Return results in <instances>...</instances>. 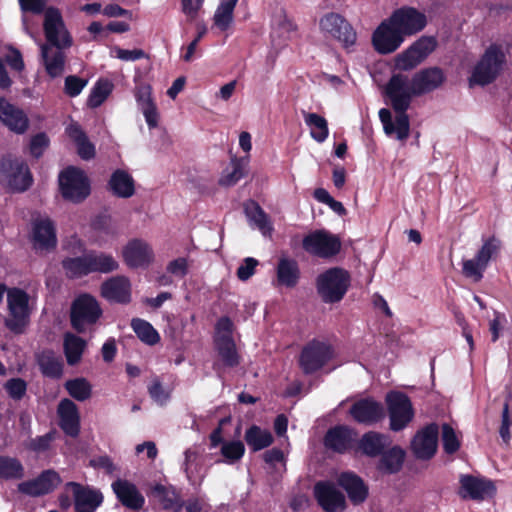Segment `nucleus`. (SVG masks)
<instances>
[{
  "mask_svg": "<svg viewBox=\"0 0 512 512\" xmlns=\"http://www.w3.org/2000/svg\"><path fill=\"white\" fill-rule=\"evenodd\" d=\"M385 95L389 103L397 113L395 121H392L390 110L382 108L379 118L387 135H396L398 140H405L409 136L410 123L406 114L414 96L412 80L404 74H394L385 86Z\"/></svg>",
  "mask_w": 512,
  "mask_h": 512,
  "instance_id": "1",
  "label": "nucleus"
},
{
  "mask_svg": "<svg viewBox=\"0 0 512 512\" xmlns=\"http://www.w3.org/2000/svg\"><path fill=\"white\" fill-rule=\"evenodd\" d=\"M62 197L73 203H80L90 194V182L83 170L70 166L58 177Z\"/></svg>",
  "mask_w": 512,
  "mask_h": 512,
  "instance_id": "2",
  "label": "nucleus"
},
{
  "mask_svg": "<svg viewBox=\"0 0 512 512\" xmlns=\"http://www.w3.org/2000/svg\"><path fill=\"white\" fill-rule=\"evenodd\" d=\"M506 61V56L501 47L491 45L487 48L480 61L475 66L470 83L486 85L494 81L500 74Z\"/></svg>",
  "mask_w": 512,
  "mask_h": 512,
  "instance_id": "3",
  "label": "nucleus"
},
{
  "mask_svg": "<svg viewBox=\"0 0 512 512\" xmlns=\"http://www.w3.org/2000/svg\"><path fill=\"white\" fill-rule=\"evenodd\" d=\"M349 283L350 277L347 271L331 268L318 276L317 290L324 302L334 303L344 297Z\"/></svg>",
  "mask_w": 512,
  "mask_h": 512,
  "instance_id": "4",
  "label": "nucleus"
},
{
  "mask_svg": "<svg viewBox=\"0 0 512 512\" xmlns=\"http://www.w3.org/2000/svg\"><path fill=\"white\" fill-rule=\"evenodd\" d=\"M319 29L325 38L337 40L345 48L353 46L357 39L351 24L339 13L329 12L321 16Z\"/></svg>",
  "mask_w": 512,
  "mask_h": 512,
  "instance_id": "5",
  "label": "nucleus"
},
{
  "mask_svg": "<svg viewBox=\"0 0 512 512\" xmlns=\"http://www.w3.org/2000/svg\"><path fill=\"white\" fill-rule=\"evenodd\" d=\"M7 307L9 317L5 320L6 326L13 332H22L29 321L31 313L29 295L20 288L8 289Z\"/></svg>",
  "mask_w": 512,
  "mask_h": 512,
  "instance_id": "6",
  "label": "nucleus"
},
{
  "mask_svg": "<svg viewBox=\"0 0 512 512\" xmlns=\"http://www.w3.org/2000/svg\"><path fill=\"white\" fill-rule=\"evenodd\" d=\"M102 315V309L93 296L82 294L78 296L71 307V324L78 332H84L86 327L95 324Z\"/></svg>",
  "mask_w": 512,
  "mask_h": 512,
  "instance_id": "7",
  "label": "nucleus"
},
{
  "mask_svg": "<svg viewBox=\"0 0 512 512\" xmlns=\"http://www.w3.org/2000/svg\"><path fill=\"white\" fill-rule=\"evenodd\" d=\"M233 323L228 317L220 318L215 326V347L224 365L234 367L239 364V356L232 338Z\"/></svg>",
  "mask_w": 512,
  "mask_h": 512,
  "instance_id": "8",
  "label": "nucleus"
},
{
  "mask_svg": "<svg viewBox=\"0 0 512 512\" xmlns=\"http://www.w3.org/2000/svg\"><path fill=\"white\" fill-rule=\"evenodd\" d=\"M43 28L47 40L46 44L57 48H69L72 46V36L67 30L58 9L49 7L45 10Z\"/></svg>",
  "mask_w": 512,
  "mask_h": 512,
  "instance_id": "9",
  "label": "nucleus"
},
{
  "mask_svg": "<svg viewBox=\"0 0 512 512\" xmlns=\"http://www.w3.org/2000/svg\"><path fill=\"white\" fill-rule=\"evenodd\" d=\"M437 46V41L432 36H422L405 51L395 57V68L408 71L419 65L431 54Z\"/></svg>",
  "mask_w": 512,
  "mask_h": 512,
  "instance_id": "10",
  "label": "nucleus"
},
{
  "mask_svg": "<svg viewBox=\"0 0 512 512\" xmlns=\"http://www.w3.org/2000/svg\"><path fill=\"white\" fill-rule=\"evenodd\" d=\"M303 248L314 256L331 258L340 252L341 240L329 231L317 230L304 237Z\"/></svg>",
  "mask_w": 512,
  "mask_h": 512,
  "instance_id": "11",
  "label": "nucleus"
},
{
  "mask_svg": "<svg viewBox=\"0 0 512 512\" xmlns=\"http://www.w3.org/2000/svg\"><path fill=\"white\" fill-rule=\"evenodd\" d=\"M388 405L390 428L400 431L407 426L413 418V408L409 398L399 392H391L386 396Z\"/></svg>",
  "mask_w": 512,
  "mask_h": 512,
  "instance_id": "12",
  "label": "nucleus"
},
{
  "mask_svg": "<svg viewBox=\"0 0 512 512\" xmlns=\"http://www.w3.org/2000/svg\"><path fill=\"white\" fill-rule=\"evenodd\" d=\"M405 37L388 18L384 20L374 31L372 43L380 54H390L396 51L403 43Z\"/></svg>",
  "mask_w": 512,
  "mask_h": 512,
  "instance_id": "13",
  "label": "nucleus"
},
{
  "mask_svg": "<svg viewBox=\"0 0 512 512\" xmlns=\"http://www.w3.org/2000/svg\"><path fill=\"white\" fill-rule=\"evenodd\" d=\"M0 173L6 177L8 185L14 191H25L32 184V176L28 166L20 160L2 159L0 162Z\"/></svg>",
  "mask_w": 512,
  "mask_h": 512,
  "instance_id": "14",
  "label": "nucleus"
},
{
  "mask_svg": "<svg viewBox=\"0 0 512 512\" xmlns=\"http://www.w3.org/2000/svg\"><path fill=\"white\" fill-rule=\"evenodd\" d=\"M389 19L404 37L420 32L427 24L425 14L411 7H403L394 11Z\"/></svg>",
  "mask_w": 512,
  "mask_h": 512,
  "instance_id": "15",
  "label": "nucleus"
},
{
  "mask_svg": "<svg viewBox=\"0 0 512 512\" xmlns=\"http://www.w3.org/2000/svg\"><path fill=\"white\" fill-rule=\"evenodd\" d=\"M65 491H71L74 498L75 512H95L103 502L99 490L83 486L77 482H68Z\"/></svg>",
  "mask_w": 512,
  "mask_h": 512,
  "instance_id": "16",
  "label": "nucleus"
},
{
  "mask_svg": "<svg viewBox=\"0 0 512 512\" xmlns=\"http://www.w3.org/2000/svg\"><path fill=\"white\" fill-rule=\"evenodd\" d=\"M459 495L463 499L484 500L491 498L496 493V487L491 480L461 475Z\"/></svg>",
  "mask_w": 512,
  "mask_h": 512,
  "instance_id": "17",
  "label": "nucleus"
},
{
  "mask_svg": "<svg viewBox=\"0 0 512 512\" xmlns=\"http://www.w3.org/2000/svg\"><path fill=\"white\" fill-rule=\"evenodd\" d=\"M314 497L325 512H341L346 507L344 495L329 481H320L313 489Z\"/></svg>",
  "mask_w": 512,
  "mask_h": 512,
  "instance_id": "18",
  "label": "nucleus"
},
{
  "mask_svg": "<svg viewBox=\"0 0 512 512\" xmlns=\"http://www.w3.org/2000/svg\"><path fill=\"white\" fill-rule=\"evenodd\" d=\"M122 257L131 268H145L154 261V251L145 240L132 239L123 247Z\"/></svg>",
  "mask_w": 512,
  "mask_h": 512,
  "instance_id": "19",
  "label": "nucleus"
},
{
  "mask_svg": "<svg viewBox=\"0 0 512 512\" xmlns=\"http://www.w3.org/2000/svg\"><path fill=\"white\" fill-rule=\"evenodd\" d=\"M331 357L329 345L313 341L302 350L299 362L302 370L310 374L320 369Z\"/></svg>",
  "mask_w": 512,
  "mask_h": 512,
  "instance_id": "20",
  "label": "nucleus"
},
{
  "mask_svg": "<svg viewBox=\"0 0 512 512\" xmlns=\"http://www.w3.org/2000/svg\"><path fill=\"white\" fill-rule=\"evenodd\" d=\"M32 239L38 250L54 249L57 245L54 221L46 215L36 217L32 222Z\"/></svg>",
  "mask_w": 512,
  "mask_h": 512,
  "instance_id": "21",
  "label": "nucleus"
},
{
  "mask_svg": "<svg viewBox=\"0 0 512 512\" xmlns=\"http://www.w3.org/2000/svg\"><path fill=\"white\" fill-rule=\"evenodd\" d=\"M61 482V478L53 470L44 471L36 479L22 482L18 490L28 496L37 497L53 491Z\"/></svg>",
  "mask_w": 512,
  "mask_h": 512,
  "instance_id": "22",
  "label": "nucleus"
},
{
  "mask_svg": "<svg viewBox=\"0 0 512 512\" xmlns=\"http://www.w3.org/2000/svg\"><path fill=\"white\" fill-rule=\"evenodd\" d=\"M0 121L16 134H24L29 126V120L24 111L5 98H0Z\"/></svg>",
  "mask_w": 512,
  "mask_h": 512,
  "instance_id": "23",
  "label": "nucleus"
},
{
  "mask_svg": "<svg viewBox=\"0 0 512 512\" xmlns=\"http://www.w3.org/2000/svg\"><path fill=\"white\" fill-rule=\"evenodd\" d=\"M438 426L431 424L418 432L412 441V450L419 459L431 458L437 450Z\"/></svg>",
  "mask_w": 512,
  "mask_h": 512,
  "instance_id": "24",
  "label": "nucleus"
},
{
  "mask_svg": "<svg viewBox=\"0 0 512 512\" xmlns=\"http://www.w3.org/2000/svg\"><path fill=\"white\" fill-rule=\"evenodd\" d=\"M350 414L356 422L365 425L377 423L385 416L383 406L372 399L355 402L350 408Z\"/></svg>",
  "mask_w": 512,
  "mask_h": 512,
  "instance_id": "25",
  "label": "nucleus"
},
{
  "mask_svg": "<svg viewBox=\"0 0 512 512\" xmlns=\"http://www.w3.org/2000/svg\"><path fill=\"white\" fill-rule=\"evenodd\" d=\"M101 295L111 302L128 303L131 300V284L127 277L116 276L101 286Z\"/></svg>",
  "mask_w": 512,
  "mask_h": 512,
  "instance_id": "26",
  "label": "nucleus"
},
{
  "mask_svg": "<svg viewBox=\"0 0 512 512\" xmlns=\"http://www.w3.org/2000/svg\"><path fill=\"white\" fill-rule=\"evenodd\" d=\"M182 468L191 485H200L205 477L204 458L197 447L188 448L184 452Z\"/></svg>",
  "mask_w": 512,
  "mask_h": 512,
  "instance_id": "27",
  "label": "nucleus"
},
{
  "mask_svg": "<svg viewBox=\"0 0 512 512\" xmlns=\"http://www.w3.org/2000/svg\"><path fill=\"white\" fill-rule=\"evenodd\" d=\"M112 489L125 507L133 510L143 507L145 499L133 483L118 479L112 483Z\"/></svg>",
  "mask_w": 512,
  "mask_h": 512,
  "instance_id": "28",
  "label": "nucleus"
},
{
  "mask_svg": "<svg viewBox=\"0 0 512 512\" xmlns=\"http://www.w3.org/2000/svg\"><path fill=\"white\" fill-rule=\"evenodd\" d=\"M338 484L346 491L354 505L363 503L368 497L367 485L353 472L341 473L338 477Z\"/></svg>",
  "mask_w": 512,
  "mask_h": 512,
  "instance_id": "29",
  "label": "nucleus"
},
{
  "mask_svg": "<svg viewBox=\"0 0 512 512\" xmlns=\"http://www.w3.org/2000/svg\"><path fill=\"white\" fill-rule=\"evenodd\" d=\"M59 424L70 436H77L80 430V416L76 404L70 399H63L58 405Z\"/></svg>",
  "mask_w": 512,
  "mask_h": 512,
  "instance_id": "30",
  "label": "nucleus"
},
{
  "mask_svg": "<svg viewBox=\"0 0 512 512\" xmlns=\"http://www.w3.org/2000/svg\"><path fill=\"white\" fill-rule=\"evenodd\" d=\"M411 80L414 93L419 96L438 88L444 81V75L441 69L433 67L415 73Z\"/></svg>",
  "mask_w": 512,
  "mask_h": 512,
  "instance_id": "31",
  "label": "nucleus"
},
{
  "mask_svg": "<svg viewBox=\"0 0 512 512\" xmlns=\"http://www.w3.org/2000/svg\"><path fill=\"white\" fill-rule=\"evenodd\" d=\"M62 49L49 44H40L43 65L47 74L52 78L59 77L64 72L65 55Z\"/></svg>",
  "mask_w": 512,
  "mask_h": 512,
  "instance_id": "32",
  "label": "nucleus"
},
{
  "mask_svg": "<svg viewBox=\"0 0 512 512\" xmlns=\"http://www.w3.org/2000/svg\"><path fill=\"white\" fill-rule=\"evenodd\" d=\"M108 188L113 195L127 199L135 193V181L129 172L117 169L109 179Z\"/></svg>",
  "mask_w": 512,
  "mask_h": 512,
  "instance_id": "33",
  "label": "nucleus"
},
{
  "mask_svg": "<svg viewBox=\"0 0 512 512\" xmlns=\"http://www.w3.org/2000/svg\"><path fill=\"white\" fill-rule=\"evenodd\" d=\"M391 443L389 436L370 431L365 433L358 442V449L362 454L376 457Z\"/></svg>",
  "mask_w": 512,
  "mask_h": 512,
  "instance_id": "34",
  "label": "nucleus"
},
{
  "mask_svg": "<svg viewBox=\"0 0 512 512\" xmlns=\"http://www.w3.org/2000/svg\"><path fill=\"white\" fill-rule=\"evenodd\" d=\"M354 441V432L343 426L330 429L325 436V446L333 451L343 453Z\"/></svg>",
  "mask_w": 512,
  "mask_h": 512,
  "instance_id": "35",
  "label": "nucleus"
},
{
  "mask_svg": "<svg viewBox=\"0 0 512 512\" xmlns=\"http://www.w3.org/2000/svg\"><path fill=\"white\" fill-rule=\"evenodd\" d=\"M66 134L75 142L78 154L82 159L89 160L95 156V147L88 140L79 124L75 122L70 123L66 127Z\"/></svg>",
  "mask_w": 512,
  "mask_h": 512,
  "instance_id": "36",
  "label": "nucleus"
},
{
  "mask_svg": "<svg viewBox=\"0 0 512 512\" xmlns=\"http://www.w3.org/2000/svg\"><path fill=\"white\" fill-rule=\"evenodd\" d=\"M245 214L249 223L255 226L263 236H270L273 227L263 209L254 201H250L245 205Z\"/></svg>",
  "mask_w": 512,
  "mask_h": 512,
  "instance_id": "37",
  "label": "nucleus"
},
{
  "mask_svg": "<svg viewBox=\"0 0 512 512\" xmlns=\"http://www.w3.org/2000/svg\"><path fill=\"white\" fill-rule=\"evenodd\" d=\"M152 495L166 510L179 512L183 508V501L173 487L157 484L152 489Z\"/></svg>",
  "mask_w": 512,
  "mask_h": 512,
  "instance_id": "38",
  "label": "nucleus"
},
{
  "mask_svg": "<svg viewBox=\"0 0 512 512\" xmlns=\"http://www.w3.org/2000/svg\"><path fill=\"white\" fill-rule=\"evenodd\" d=\"M405 459V451L399 446H394L382 452L378 463V470L386 474H394L400 471Z\"/></svg>",
  "mask_w": 512,
  "mask_h": 512,
  "instance_id": "39",
  "label": "nucleus"
},
{
  "mask_svg": "<svg viewBox=\"0 0 512 512\" xmlns=\"http://www.w3.org/2000/svg\"><path fill=\"white\" fill-rule=\"evenodd\" d=\"M239 0H220L214 15L213 24L220 31L229 30L234 22V10Z\"/></svg>",
  "mask_w": 512,
  "mask_h": 512,
  "instance_id": "40",
  "label": "nucleus"
},
{
  "mask_svg": "<svg viewBox=\"0 0 512 512\" xmlns=\"http://www.w3.org/2000/svg\"><path fill=\"white\" fill-rule=\"evenodd\" d=\"M300 271L295 260L282 257L277 266V282L279 285L294 287L299 279Z\"/></svg>",
  "mask_w": 512,
  "mask_h": 512,
  "instance_id": "41",
  "label": "nucleus"
},
{
  "mask_svg": "<svg viewBox=\"0 0 512 512\" xmlns=\"http://www.w3.org/2000/svg\"><path fill=\"white\" fill-rule=\"evenodd\" d=\"M86 341L72 333H66L63 340V348L67 363L71 366L81 361L86 349Z\"/></svg>",
  "mask_w": 512,
  "mask_h": 512,
  "instance_id": "42",
  "label": "nucleus"
},
{
  "mask_svg": "<svg viewBox=\"0 0 512 512\" xmlns=\"http://www.w3.org/2000/svg\"><path fill=\"white\" fill-rule=\"evenodd\" d=\"M304 122L310 130V136L318 143H323L329 136L327 120L312 112H302Z\"/></svg>",
  "mask_w": 512,
  "mask_h": 512,
  "instance_id": "43",
  "label": "nucleus"
},
{
  "mask_svg": "<svg viewBox=\"0 0 512 512\" xmlns=\"http://www.w3.org/2000/svg\"><path fill=\"white\" fill-rule=\"evenodd\" d=\"M41 372L50 378H59L63 373V362L59 355L53 351H43L38 356Z\"/></svg>",
  "mask_w": 512,
  "mask_h": 512,
  "instance_id": "44",
  "label": "nucleus"
},
{
  "mask_svg": "<svg viewBox=\"0 0 512 512\" xmlns=\"http://www.w3.org/2000/svg\"><path fill=\"white\" fill-rule=\"evenodd\" d=\"M90 272L110 273L118 269L117 260L111 255L103 252H88Z\"/></svg>",
  "mask_w": 512,
  "mask_h": 512,
  "instance_id": "45",
  "label": "nucleus"
},
{
  "mask_svg": "<svg viewBox=\"0 0 512 512\" xmlns=\"http://www.w3.org/2000/svg\"><path fill=\"white\" fill-rule=\"evenodd\" d=\"M245 441L252 450L258 451L268 447L273 442V436L270 431L253 425L246 431Z\"/></svg>",
  "mask_w": 512,
  "mask_h": 512,
  "instance_id": "46",
  "label": "nucleus"
},
{
  "mask_svg": "<svg viewBox=\"0 0 512 512\" xmlns=\"http://www.w3.org/2000/svg\"><path fill=\"white\" fill-rule=\"evenodd\" d=\"M248 162V158L233 159L229 167L224 170L219 183L223 186L235 185L244 177Z\"/></svg>",
  "mask_w": 512,
  "mask_h": 512,
  "instance_id": "47",
  "label": "nucleus"
},
{
  "mask_svg": "<svg viewBox=\"0 0 512 512\" xmlns=\"http://www.w3.org/2000/svg\"><path fill=\"white\" fill-rule=\"evenodd\" d=\"M63 268L69 278H79L90 272L88 253L82 257H71L63 260Z\"/></svg>",
  "mask_w": 512,
  "mask_h": 512,
  "instance_id": "48",
  "label": "nucleus"
},
{
  "mask_svg": "<svg viewBox=\"0 0 512 512\" xmlns=\"http://www.w3.org/2000/svg\"><path fill=\"white\" fill-rule=\"evenodd\" d=\"M24 476V467L13 457L0 456V479L14 480Z\"/></svg>",
  "mask_w": 512,
  "mask_h": 512,
  "instance_id": "49",
  "label": "nucleus"
},
{
  "mask_svg": "<svg viewBox=\"0 0 512 512\" xmlns=\"http://www.w3.org/2000/svg\"><path fill=\"white\" fill-rule=\"evenodd\" d=\"M65 388L72 398L81 402L89 399L92 394L90 382L83 377L66 381Z\"/></svg>",
  "mask_w": 512,
  "mask_h": 512,
  "instance_id": "50",
  "label": "nucleus"
},
{
  "mask_svg": "<svg viewBox=\"0 0 512 512\" xmlns=\"http://www.w3.org/2000/svg\"><path fill=\"white\" fill-rule=\"evenodd\" d=\"M131 326L138 338L144 343L154 345L159 342V333L149 322L142 319H133Z\"/></svg>",
  "mask_w": 512,
  "mask_h": 512,
  "instance_id": "51",
  "label": "nucleus"
},
{
  "mask_svg": "<svg viewBox=\"0 0 512 512\" xmlns=\"http://www.w3.org/2000/svg\"><path fill=\"white\" fill-rule=\"evenodd\" d=\"M113 90V84L109 80H98L91 90L88 97V105L91 108L99 107L111 94Z\"/></svg>",
  "mask_w": 512,
  "mask_h": 512,
  "instance_id": "52",
  "label": "nucleus"
},
{
  "mask_svg": "<svg viewBox=\"0 0 512 512\" xmlns=\"http://www.w3.org/2000/svg\"><path fill=\"white\" fill-rule=\"evenodd\" d=\"M501 249V241L492 236L485 240L481 246V248L476 253V257L480 260L485 266H488L490 260L494 259L500 252Z\"/></svg>",
  "mask_w": 512,
  "mask_h": 512,
  "instance_id": "53",
  "label": "nucleus"
},
{
  "mask_svg": "<svg viewBox=\"0 0 512 512\" xmlns=\"http://www.w3.org/2000/svg\"><path fill=\"white\" fill-rule=\"evenodd\" d=\"M245 452L244 444L237 441L224 442L221 447V454L225 458L227 463H234L240 460Z\"/></svg>",
  "mask_w": 512,
  "mask_h": 512,
  "instance_id": "54",
  "label": "nucleus"
},
{
  "mask_svg": "<svg viewBox=\"0 0 512 512\" xmlns=\"http://www.w3.org/2000/svg\"><path fill=\"white\" fill-rule=\"evenodd\" d=\"M487 266H485L475 256L473 259L464 260L462 264V272L465 277L472 279L475 282L483 278V273Z\"/></svg>",
  "mask_w": 512,
  "mask_h": 512,
  "instance_id": "55",
  "label": "nucleus"
},
{
  "mask_svg": "<svg viewBox=\"0 0 512 512\" xmlns=\"http://www.w3.org/2000/svg\"><path fill=\"white\" fill-rule=\"evenodd\" d=\"M191 261L188 257H178L168 262L166 271L169 275L182 279L189 273Z\"/></svg>",
  "mask_w": 512,
  "mask_h": 512,
  "instance_id": "56",
  "label": "nucleus"
},
{
  "mask_svg": "<svg viewBox=\"0 0 512 512\" xmlns=\"http://www.w3.org/2000/svg\"><path fill=\"white\" fill-rule=\"evenodd\" d=\"M442 443L444 451L448 454H453L460 448L458 435L449 424L442 426Z\"/></svg>",
  "mask_w": 512,
  "mask_h": 512,
  "instance_id": "57",
  "label": "nucleus"
},
{
  "mask_svg": "<svg viewBox=\"0 0 512 512\" xmlns=\"http://www.w3.org/2000/svg\"><path fill=\"white\" fill-rule=\"evenodd\" d=\"M148 392L150 397L161 406L165 405L170 398V392L164 389L158 379L152 381L148 387Z\"/></svg>",
  "mask_w": 512,
  "mask_h": 512,
  "instance_id": "58",
  "label": "nucleus"
},
{
  "mask_svg": "<svg viewBox=\"0 0 512 512\" xmlns=\"http://www.w3.org/2000/svg\"><path fill=\"white\" fill-rule=\"evenodd\" d=\"M88 81L77 76H68L65 79V93L70 97L78 96L87 85Z\"/></svg>",
  "mask_w": 512,
  "mask_h": 512,
  "instance_id": "59",
  "label": "nucleus"
},
{
  "mask_svg": "<svg viewBox=\"0 0 512 512\" xmlns=\"http://www.w3.org/2000/svg\"><path fill=\"white\" fill-rule=\"evenodd\" d=\"M135 99L140 110L155 105L151 87L148 85L141 86L136 90Z\"/></svg>",
  "mask_w": 512,
  "mask_h": 512,
  "instance_id": "60",
  "label": "nucleus"
},
{
  "mask_svg": "<svg viewBox=\"0 0 512 512\" xmlns=\"http://www.w3.org/2000/svg\"><path fill=\"white\" fill-rule=\"evenodd\" d=\"M112 56L122 60V61H136L139 59L144 58L145 53L141 49H133V50H127L122 49L120 47H114L111 50Z\"/></svg>",
  "mask_w": 512,
  "mask_h": 512,
  "instance_id": "61",
  "label": "nucleus"
},
{
  "mask_svg": "<svg viewBox=\"0 0 512 512\" xmlns=\"http://www.w3.org/2000/svg\"><path fill=\"white\" fill-rule=\"evenodd\" d=\"M48 145V137L44 133H39L31 139L30 152L34 157L38 158L43 154Z\"/></svg>",
  "mask_w": 512,
  "mask_h": 512,
  "instance_id": "62",
  "label": "nucleus"
},
{
  "mask_svg": "<svg viewBox=\"0 0 512 512\" xmlns=\"http://www.w3.org/2000/svg\"><path fill=\"white\" fill-rule=\"evenodd\" d=\"M5 388L13 399H21L26 392V383L20 378L9 380Z\"/></svg>",
  "mask_w": 512,
  "mask_h": 512,
  "instance_id": "63",
  "label": "nucleus"
},
{
  "mask_svg": "<svg viewBox=\"0 0 512 512\" xmlns=\"http://www.w3.org/2000/svg\"><path fill=\"white\" fill-rule=\"evenodd\" d=\"M258 261L252 257L246 258L237 270V276L240 280H248L255 272Z\"/></svg>",
  "mask_w": 512,
  "mask_h": 512,
  "instance_id": "64",
  "label": "nucleus"
}]
</instances>
